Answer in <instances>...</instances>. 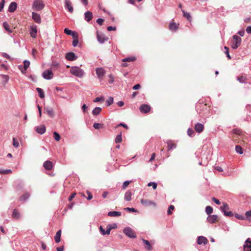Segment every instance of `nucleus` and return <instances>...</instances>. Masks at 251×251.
Returning a JSON list of instances; mask_svg holds the SVG:
<instances>
[{"label": "nucleus", "mask_w": 251, "mask_h": 251, "mask_svg": "<svg viewBox=\"0 0 251 251\" xmlns=\"http://www.w3.org/2000/svg\"><path fill=\"white\" fill-rule=\"evenodd\" d=\"M70 73L74 75L81 78L83 76L84 72V71L77 66H73L70 69Z\"/></svg>", "instance_id": "obj_1"}, {"label": "nucleus", "mask_w": 251, "mask_h": 251, "mask_svg": "<svg viewBox=\"0 0 251 251\" xmlns=\"http://www.w3.org/2000/svg\"><path fill=\"white\" fill-rule=\"evenodd\" d=\"M45 7V4L41 0H35L32 4V9L34 11H40Z\"/></svg>", "instance_id": "obj_2"}, {"label": "nucleus", "mask_w": 251, "mask_h": 251, "mask_svg": "<svg viewBox=\"0 0 251 251\" xmlns=\"http://www.w3.org/2000/svg\"><path fill=\"white\" fill-rule=\"evenodd\" d=\"M233 41L232 42L231 48L233 49H237L241 44L242 39L241 38L236 35L233 36Z\"/></svg>", "instance_id": "obj_3"}, {"label": "nucleus", "mask_w": 251, "mask_h": 251, "mask_svg": "<svg viewBox=\"0 0 251 251\" xmlns=\"http://www.w3.org/2000/svg\"><path fill=\"white\" fill-rule=\"evenodd\" d=\"M123 232L126 236L130 238H136V235L135 231L129 227H125L123 230Z\"/></svg>", "instance_id": "obj_4"}, {"label": "nucleus", "mask_w": 251, "mask_h": 251, "mask_svg": "<svg viewBox=\"0 0 251 251\" xmlns=\"http://www.w3.org/2000/svg\"><path fill=\"white\" fill-rule=\"evenodd\" d=\"M221 210L224 213V215L228 217H232L233 216V213L230 211H227L226 210L229 209L228 204L226 203H223V206L220 207Z\"/></svg>", "instance_id": "obj_5"}, {"label": "nucleus", "mask_w": 251, "mask_h": 251, "mask_svg": "<svg viewBox=\"0 0 251 251\" xmlns=\"http://www.w3.org/2000/svg\"><path fill=\"white\" fill-rule=\"evenodd\" d=\"M221 210L224 213V215L228 217H232L233 216V213L230 211H227L226 210L229 209L228 204L226 203H223V206L220 207Z\"/></svg>", "instance_id": "obj_6"}, {"label": "nucleus", "mask_w": 251, "mask_h": 251, "mask_svg": "<svg viewBox=\"0 0 251 251\" xmlns=\"http://www.w3.org/2000/svg\"><path fill=\"white\" fill-rule=\"evenodd\" d=\"M221 210L224 213V215L228 217H232L233 216V213L230 211H227L226 210L229 209L228 204L226 203H223V206L220 207Z\"/></svg>", "instance_id": "obj_7"}, {"label": "nucleus", "mask_w": 251, "mask_h": 251, "mask_svg": "<svg viewBox=\"0 0 251 251\" xmlns=\"http://www.w3.org/2000/svg\"><path fill=\"white\" fill-rule=\"evenodd\" d=\"M42 76L44 79L47 80L52 79L53 76V74L52 72V70L48 69L42 73Z\"/></svg>", "instance_id": "obj_8"}, {"label": "nucleus", "mask_w": 251, "mask_h": 251, "mask_svg": "<svg viewBox=\"0 0 251 251\" xmlns=\"http://www.w3.org/2000/svg\"><path fill=\"white\" fill-rule=\"evenodd\" d=\"M97 38L98 41L100 44H102L108 40L107 37H106L103 33H100L98 31H97Z\"/></svg>", "instance_id": "obj_9"}, {"label": "nucleus", "mask_w": 251, "mask_h": 251, "mask_svg": "<svg viewBox=\"0 0 251 251\" xmlns=\"http://www.w3.org/2000/svg\"><path fill=\"white\" fill-rule=\"evenodd\" d=\"M244 251H251V239L248 238L243 245Z\"/></svg>", "instance_id": "obj_10"}, {"label": "nucleus", "mask_w": 251, "mask_h": 251, "mask_svg": "<svg viewBox=\"0 0 251 251\" xmlns=\"http://www.w3.org/2000/svg\"><path fill=\"white\" fill-rule=\"evenodd\" d=\"M64 7L70 13H72L73 12L74 9L70 0H65Z\"/></svg>", "instance_id": "obj_11"}, {"label": "nucleus", "mask_w": 251, "mask_h": 251, "mask_svg": "<svg viewBox=\"0 0 251 251\" xmlns=\"http://www.w3.org/2000/svg\"><path fill=\"white\" fill-rule=\"evenodd\" d=\"M140 111L141 113H147L151 110V107L146 104H142L139 107Z\"/></svg>", "instance_id": "obj_12"}, {"label": "nucleus", "mask_w": 251, "mask_h": 251, "mask_svg": "<svg viewBox=\"0 0 251 251\" xmlns=\"http://www.w3.org/2000/svg\"><path fill=\"white\" fill-rule=\"evenodd\" d=\"M29 33L32 38H35L36 37L37 29L36 25H33L30 26Z\"/></svg>", "instance_id": "obj_13"}, {"label": "nucleus", "mask_w": 251, "mask_h": 251, "mask_svg": "<svg viewBox=\"0 0 251 251\" xmlns=\"http://www.w3.org/2000/svg\"><path fill=\"white\" fill-rule=\"evenodd\" d=\"M65 58L69 61H74L77 59V57L75 53L70 52L66 53Z\"/></svg>", "instance_id": "obj_14"}, {"label": "nucleus", "mask_w": 251, "mask_h": 251, "mask_svg": "<svg viewBox=\"0 0 251 251\" xmlns=\"http://www.w3.org/2000/svg\"><path fill=\"white\" fill-rule=\"evenodd\" d=\"M32 18L36 23L40 24L41 23L40 15L36 12H33L32 13Z\"/></svg>", "instance_id": "obj_15"}, {"label": "nucleus", "mask_w": 251, "mask_h": 251, "mask_svg": "<svg viewBox=\"0 0 251 251\" xmlns=\"http://www.w3.org/2000/svg\"><path fill=\"white\" fill-rule=\"evenodd\" d=\"M141 203L145 206H149L150 205H153V206H156V203L153 201L142 199Z\"/></svg>", "instance_id": "obj_16"}, {"label": "nucleus", "mask_w": 251, "mask_h": 251, "mask_svg": "<svg viewBox=\"0 0 251 251\" xmlns=\"http://www.w3.org/2000/svg\"><path fill=\"white\" fill-rule=\"evenodd\" d=\"M194 128L197 132L200 133L204 129V125L201 123H198L195 125Z\"/></svg>", "instance_id": "obj_17"}, {"label": "nucleus", "mask_w": 251, "mask_h": 251, "mask_svg": "<svg viewBox=\"0 0 251 251\" xmlns=\"http://www.w3.org/2000/svg\"><path fill=\"white\" fill-rule=\"evenodd\" d=\"M35 130L38 133L40 134H43L46 132V127L44 125H42L36 126Z\"/></svg>", "instance_id": "obj_18"}, {"label": "nucleus", "mask_w": 251, "mask_h": 251, "mask_svg": "<svg viewBox=\"0 0 251 251\" xmlns=\"http://www.w3.org/2000/svg\"><path fill=\"white\" fill-rule=\"evenodd\" d=\"M208 240L207 238L204 236H200L198 237L197 243L199 245L204 244L205 245L207 243Z\"/></svg>", "instance_id": "obj_19"}, {"label": "nucleus", "mask_w": 251, "mask_h": 251, "mask_svg": "<svg viewBox=\"0 0 251 251\" xmlns=\"http://www.w3.org/2000/svg\"><path fill=\"white\" fill-rule=\"evenodd\" d=\"M218 218V216L216 215H210L207 218V221L210 223H215Z\"/></svg>", "instance_id": "obj_20"}, {"label": "nucleus", "mask_w": 251, "mask_h": 251, "mask_svg": "<svg viewBox=\"0 0 251 251\" xmlns=\"http://www.w3.org/2000/svg\"><path fill=\"white\" fill-rule=\"evenodd\" d=\"M96 74L99 78H101L105 75V72L102 68H98L96 70Z\"/></svg>", "instance_id": "obj_21"}, {"label": "nucleus", "mask_w": 251, "mask_h": 251, "mask_svg": "<svg viewBox=\"0 0 251 251\" xmlns=\"http://www.w3.org/2000/svg\"><path fill=\"white\" fill-rule=\"evenodd\" d=\"M84 19L87 22H89L92 20L93 18V14L91 11H87L84 13Z\"/></svg>", "instance_id": "obj_22"}, {"label": "nucleus", "mask_w": 251, "mask_h": 251, "mask_svg": "<svg viewBox=\"0 0 251 251\" xmlns=\"http://www.w3.org/2000/svg\"><path fill=\"white\" fill-rule=\"evenodd\" d=\"M17 7V3L15 2H12L10 3V4L8 7V11L9 12L13 13L16 10Z\"/></svg>", "instance_id": "obj_23"}, {"label": "nucleus", "mask_w": 251, "mask_h": 251, "mask_svg": "<svg viewBox=\"0 0 251 251\" xmlns=\"http://www.w3.org/2000/svg\"><path fill=\"white\" fill-rule=\"evenodd\" d=\"M44 168L47 170H50L52 168V163L50 161H46L43 164Z\"/></svg>", "instance_id": "obj_24"}, {"label": "nucleus", "mask_w": 251, "mask_h": 251, "mask_svg": "<svg viewBox=\"0 0 251 251\" xmlns=\"http://www.w3.org/2000/svg\"><path fill=\"white\" fill-rule=\"evenodd\" d=\"M45 110L46 111L48 115L51 118H53L54 116V112L52 109V108L50 107H46L45 108Z\"/></svg>", "instance_id": "obj_25"}, {"label": "nucleus", "mask_w": 251, "mask_h": 251, "mask_svg": "<svg viewBox=\"0 0 251 251\" xmlns=\"http://www.w3.org/2000/svg\"><path fill=\"white\" fill-rule=\"evenodd\" d=\"M131 192L130 190H128L125 193L124 199L127 201H130L131 200Z\"/></svg>", "instance_id": "obj_26"}, {"label": "nucleus", "mask_w": 251, "mask_h": 251, "mask_svg": "<svg viewBox=\"0 0 251 251\" xmlns=\"http://www.w3.org/2000/svg\"><path fill=\"white\" fill-rule=\"evenodd\" d=\"M122 213L119 211H110L108 213L107 215L110 217H119L121 215Z\"/></svg>", "instance_id": "obj_27"}, {"label": "nucleus", "mask_w": 251, "mask_h": 251, "mask_svg": "<svg viewBox=\"0 0 251 251\" xmlns=\"http://www.w3.org/2000/svg\"><path fill=\"white\" fill-rule=\"evenodd\" d=\"M143 242L146 245L145 249L148 251H151L152 249V247L148 240L144 239H142Z\"/></svg>", "instance_id": "obj_28"}, {"label": "nucleus", "mask_w": 251, "mask_h": 251, "mask_svg": "<svg viewBox=\"0 0 251 251\" xmlns=\"http://www.w3.org/2000/svg\"><path fill=\"white\" fill-rule=\"evenodd\" d=\"M167 144L168 145L167 147L168 151H170L173 149H175L176 147V145L175 144L173 143L172 141L171 140H168L167 142Z\"/></svg>", "instance_id": "obj_29"}, {"label": "nucleus", "mask_w": 251, "mask_h": 251, "mask_svg": "<svg viewBox=\"0 0 251 251\" xmlns=\"http://www.w3.org/2000/svg\"><path fill=\"white\" fill-rule=\"evenodd\" d=\"M12 216L14 219H19L20 217V214L18 210L14 209L13 211Z\"/></svg>", "instance_id": "obj_30"}, {"label": "nucleus", "mask_w": 251, "mask_h": 251, "mask_svg": "<svg viewBox=\"0 0 251 251\" xmlns=\"http://www.w3.org/2000/svg\"><path fill=\"white\" fill-rule=\"evenodd\" d=\"M236 79L241 83H246L247 78L245 75H241L237 76Z\"/></svg>", "instance_id": "obj_31"}, {"label": "nucleus", "mask_w": 251, "mask_h": 251, "mask_svg": "<svg viewBox=\"0 0 251 251\" xmlns=\"http://www.w3.org/2000/svg\"><path fill=\"white\" fill-rule=\"evenodd\" d=\"M64 33L68 35H72L73 37L75 36V35H76L77 34L76 32H75V31H73L71 30H70L68 28H65L64 29Z\"/></svg>", "instance_id": "obj_32"}, {"label": "nucleus", "mask_w": 251, "mask_h": 251, "mask_svg": "<svg viewBox=\"0 0 251 251\" xmlns=\"http://www.w3.org/2000/svg\"><path fill=\"white\" fill-rule=\"evenodd\" d=\"M117 227V225L116 224L114 223L113 224L108 225L107 226V232L106 233H110V231L112 229L116 228Z\"/></svg>", "instance_id": "obj_33"}, {"label": "nucleus", "mask_w": 251, "mask_h": 251, "mask_svg": "<svg viewBox=\"0 0 251 251\" xmlns=\"http://www.w3.org/2000/svg\"><path fill=\"white\" fill-rule=\"evenodd\" d=\"M169 28L171 30L176 31L178 29V25L175 22L170 24Z\"/></svg>", "instance_id": "obj_34"}, {"label": "nucleus", "mask_w": 251, "mask_h": 251, "mask_svg": "<svg viewBox=\"0 0 251 251\" xmlns=\"http://www.w3.org/2000/svg\"><path fill=\"white\" fill-rule=\"evenodd\" d=\"M61 234V230H58L54 236V240L56 243H59L60 241V237Z\"/></svg>", "instance_id": "obj_35"}, {"label": "nucleus", "mask_w": 251, "mask_h": 251, "mask_svg": "<svg viewBox=\"0 0 251 251\" xmlns=\"http://www.w3.org/2000/svg\"><path fill=\"white\" fill-rule=\"evenodd\" d=\"M231 133L237 135H241L243 134V131L240 128H234L232 130Z\"/></svg>", "instance_id": "obj_36"}, {"label": "nucleus", "mask_w": 251, "mask_h": 251, "mask_svg": "<svg viewBox=\"0 0 251 251\" xmlns=\"http://www.w3.org/2000/svg\"><path fill=\"white\" fill-rule=\"evenodd\" d=\"M101 108L100 107H95L92 111V114L93 115H98L101 112Z\"/></svg>", "instance_id": "obj_37"}, {"label": "nucleus", "mask_w": 251, "mask_h": 251, "mask_svg": "<svg viewBox=\"0 0 251 251\" xmlns=\"http://www.w3.org/2000/svg\"><path fill=\"white\" fill-rule=\"evenodd\" d=\"M30 195L28 193H25L24 194H23L20 198V201H23L24 202H25V201H26L29 197Z\"/></svg>", "instance_id": "obj_38"}, {"label": "nucleus", "mask_w": 251, "mask_h": 251, "mask_svg": "<svg viewBox=\"0 0 251 251\" xmlns=\"http://www.w3.org/2000/svg\"><path fill=\"white\" fill-rule=\"evenodd\" d=\"M73 37V41L72 43V45L73 47H75L78 45V35L76 34Z\"/></svg>", "instance_id": "obj_39"}, {"label": "nucleus", "mask_w": 251, "mask_h": 251, "mask_svg": "<svg viewBox=\"0 0 251 251\" xmlns=\"http://www.w3.org/2000/svg\"><path fill=\"white\" fill-rule=\"evenodd\" d=\"M3 27L5 29L6 31H7L9 33H12V30L10 29L9 27V25L6 22H4L3 23Z\"/></svg>", "instance_id": "obj_40"}, {"label": "nucleus", "mask_w": 251, "mask_h": 251, "mask_svg": "<svg viewBox=\"0 0 251 251\" xmlns=\"http://www.w3.org/2000/svg\"><path fill=\"white\" fill-rule=\"evenodd\" d=\"M30 65V62L28 60H25L24 61V72L22 70V73H25L27 69L29 67Z\"/></svg>", "instance_id": "obj_41"}, {"label": "nucleus", "mask_w": 251, "mask_h": 251, "mask_svg": "<svg viewBox=\"0 0 251 251\" xmlns=\"http://www.w3.org/2000/svg\"><path fill=\"white\" fill-rule=\"evenodd\" d=\"M182 12H183V16L185 17V18H187V19L189 21H191L192 20V17L190 15V14L188 12H187L186 11H185L184 10H181Z\"/></svg>", "instance_id": "obj_42"}, {"label": "nucleus", "mask_w": 251, "mask_h": 251, "mask_svg": "<svg viewBox=\"0 0 251 251\" xmlns=\"http://www.w3.org/2000/svg\"><path fill=\"white\" fill-rule=\"evenodd\" d=\"M36 91L38 93L39 96L41 98H42V99L44 98V97H45L44 93L43 90L41 88H37Z\"/></svg>", "instance_id": "obj_43"}, {"label": "nucleus", "mask_w": 251, "mask_h": 251, "mask_svg": "<svg viewBox=\"0 0 251 251\" xmlns=\"http://www.w3.org/2000/svg\"><path fill=\"white\" fill-rule=\"evenodd\" d=\"M136 60V58L135 57H128L122 59L123 62H133Z\"/></svg>", "instance_id": "obj_44"}, {"label": "nucleus", "mask_w": 251, "mask_h": 251, "mask_svg": "<svg viewBox=\"0 0 251 251\" xmlns=\"http://www.w3.org/2000/svg\"><path fill=\"white\" fill-rule=\"evenodd\" d=\"M213 208L210 206H207L205 208V212L208 215H210L213 212Z\"/></svg>", "instance_id": "obj_45"}, {"label": "nucleus", "mask_w": 251, "mask_h": 251, "mask_svg": "<svg viewBox=\"0 0 251 251\" xmlns=\"http://www.w3.org/2000/svg\"><path fill=\"white\" fill-rule=\"evenodd\" d=\"M235 151L237 153H238L240 154H242L243 153V149L240 146H238V145L236 146Z\"/></svg>", "instance_id": "obj_46"}, {"label": "nucleus", "mask_w": 251, "mask_h": 251, "mask_svg": "<svg viewBox=\"0 0 251 251\" xmlns=\"http://www.w3.org/2000/svg\"><path fill=\"white\" fill-rule=\"evenodd\" d=\"M122 134L121 133L116 136L115 139V142L116 143H120L122 142Z\"/></svg>", "instance_id": "obj_47"}, {"label": "nucleus", "mask_w": 251, "mask_h": 251, "mask_svg": "<svg viewBox=\"0 0 251 251\" xmlns=\"http://www.w3.org/2000/svg\"><path fill=\"white\" fill-rule=\"evenodd\" d=\"M187 134L191 137H194L195 135L194 130L190 128L188 129Z\"/></svg>", "instance_id": "obj_48"}, {"label": "nucleus", "mask_w": 251, "mask_h": 251, "mask_svg": "<svg viewBox=\"0 0 251 251\" xmlns=\"http://www.w3.org/2000/svg\"><path fill=\"white\" fill-rule=\"evenodd\" d=\"M113 103V98L111 97H109L106 100L107 106H110Z\"/></svg>", "instance_id": "obj_49"}, {"label": "nucleus", "mask_w": 251, "mask_h": 251, "mask_svg": "<svg viewBox=\"0 0 251 251\" xmlns=\"http://www.w3.org/2000/svg\"><path fill=\"white\" fill-rule=\"evenodd\" d=\"M12 173V171L10 169L7 170H1L0 169V174H8Z\"/></svg>", "instance_id": "obj_50"}, {"label": "nucleus", "mask_w": 251, "mask_h": 251, "mask_svg": "<svg viewBox=\"0 0 251 251\" xmlns=\"http://www.w3.org/2000/svg\"><path fill=\"white\" fill-rule=\"evenodd\" d=\"M245 215L246 216V219L251 221V209L249 211H246L245 213Z\"/></svg>", "instance_id": "obj_51"}, {"label": "nucleus", "mask_w": 251, "mask_h": 251, "mask_svg": "<svg viewBox=\"0 0 251 251\" xmlns=\"http://www.w3.org/2000/svg\"><path fill=\"white\" fill-rule=\"evenodd\" d=\"M13 146L14 147L17 148L19 147V144L15 138H13Z\"/></svg>", "instance_id": "obj_52"}, {"label": "nucleus", "mask_w": 251, "mask_h": 251, "mask_svg": "<svg viewBox=\"0 0 251 251\" xmlns=\"http://www.w3.org/2000/svg\"><path fill=\"white\" fill-rule=\"evenodd\" d=\"M148 186H152V188L155 190L157 188V183L154 182H150L148 184Z\"/></svg>", "instance_id": "obj_53"}, {"label": "nucleus", "mask_w": 251, "mask_h": 251, "mask_svg": "<svg viewBox=\"0 0 251 251\" xmlns=\"http://www.w3.org/2000/svg\"><path fill=\"white\" fill-rule=\"evenodd\" d=\"M53 137L56 141H59L60 139V135L56 131L53 132Z\"/></svg>", "instance_id": "obj_54"}, {"label": "nucleus", "mask_w": 251, "mask_h": 251, "mask_svg": "<svg viewBox=\"0 0 251 251\" xmlns=\"http://www.w3.org/2000/svg\"><path fill=\"white\" fill-rule=\"evenodd\" d=\"M1 76L3 79V81L5 82H7L9 79V77L8 75H1Z\"/></svg>", "instance_id": "obj_55"}, {"label": "nucleus", "mask_w": 251, "mask_h": 251, "mask_svg": "<svg viewBox=\"0 0 251 251\" xmlns=\"http://www.w3.org/2000/svg\"><path fill=\"white\" fill-rule=\"evenodd\" d=\"M224 49L225 50V53L226 54L227 57L228 58V59H230L231 57L229 53L228 48L227 47L225 46L224 47Z\"/></svg>", "instance_id": "obj_56"}, {"label": "nucleus", "mask_w": 251, "mask_h": 251, "mask_svg": "<svg viewBox=\"0 0 251 251\" xmlns=\"http://www.w3.org/2000/svg\"><path fill=\"white\" fill-rule=\"evenodd\" d=\"M100 230L102 235H106V234L109 235L110 234V233H106L107 229L106 230H105V229L102 228V226H100Z\"/></svg>", "instance_id": "obj_57"}, {"label": "nucleus", "mask_w": 251, "mask_h": 251, "mask_svg": "<svg viewBox=\"0 0 251 251\" xmlns=\"http://www.w3.org/2000/svg\"><path fill=\"white\" fill-rule=\"evenodd\" d=\"M174 206L173 205H171L169 206L167 211V213L168 215H170L172 214V210H174Z\"/></svg>", "instance_id": "obj_58"}, {"label": "nucleus", "mask_w": 251, "mask_h": 251, "mask_svg": "<svg viewBox=\"0 0 251 251\" xmlns=\"http://www.w3.org/2000/svg\"><path fill=\"white\" fill-rule=\"evenodd\" d=\"M130 183V181H125L124 183H123V188L124 189H126V187L129 184V183Z\"/></svg>", "instance_id": "obj_59"}, {"label": "nucleus", "mask_w": 251, "mask_h": 251, "mask_svg": "<svg viewBox=\"0 0 251 251\" xmlns=\"http://www.w3.org/2000/svg\"><path fill=\"white\" fill-rule=\"evenodd\" d=\"M5 3V0H1L0 2V11H1L4 7Z\"/></svg>", "instance_id": "obj_60"}, {"label": "nucleus", "mask_w": 251, "mask_h": 251, "mask_svg": "<svg viewBox=\"0 0 251 251\" xmlns=\"http://www.w3.org/2000/svg\"><path fill=\"white\" fill-rule=\"evenodd\" d=\"M104 100V98L103 97H97L94 100V102H97L100 101H102Z\"/></svg>", "instance_id": "obj_61"}, {"label": "nucleus", "mask_w": 251, "mask_h": 251, "mask_svg": "<svg viewBox=\"0 0 251 251\" xmlns=\"http://www.w3.org/2000/svg\"><path fill=\"white\" fill-rule=\"evenodd\" d=\"M104 19L102 18H99L97 20V23L100 25H102Z\"/></svg>", "instance_id": "obj_62"}, {"label": "nucleus", "mask_w": 251, "mask_h": 251, "mask_svg": "<svg viewBox=\"0 0 251 251\" xmlns=\"http://www.w3.org/2000/svg\"><path fill=\"white\" fill-rule=\"evenodd\" d=\"M51 66L52 67H58L59 66V63L56 61H52V63H51Z\"/></svg>", "instance_id": "obj_63"}, {"label": "nucleus", "mask_w": 251, "mask_h": 251, "mask_svg": "<svg viewBox=\"0 0 251 251\" xmlns=\"http://www.w3.org/2000/svg\"><path fill=\"white\" fill-rule=\"evenodd\" d=\"M101 126V125L100 124H99V123H95L94 124H93V127L95 128V129H99L100 128V127Z\"/></svg>", "instance_id": "obj_64"}]
</instances>
